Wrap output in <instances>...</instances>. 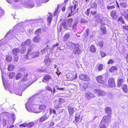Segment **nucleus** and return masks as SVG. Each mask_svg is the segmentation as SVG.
<instances>
[{"instance_id": "c03bdc74", "label": "nucleus", "mask_w": 128, "mask_h": 128, "mask_svg": "<svg viewBox=\"0 0 128 128\" xmlns=\"http://www.w3.org/2000/svg\"><path fill=\"white\" fill-rule=\"evenodd\" d=\"M89 29H86V31L84 32V36H87L88 34Z\"/></svg>"}, {"instance_id": "412c9836", "label": "nucleus", "mask_w": 128, "mask_h": 128, "mask_svg": "<svg viewBox=\"0 0 128 128\" xmlns=\"http://www.w3.org/2000/svg\"><path fill=\"white\" fill-rule=\"evenodd\" d=\"M21 50H20L18 48H15L12 51V53L14 55H16L19 52H20V50H22V48H20Z\"/></svg>"}, {"instance_id": "f3484780", "label": "nucleus", "mask_w": 128, "mask_h": 128, "mask_svg": "<svg viewBox=\"0 0 128 128\" xmlns=\"http://www.w3.org/2000/svg\"><path fill=\"white\" fill-rule=\"evenodd\" d=\"M52 78L51 76L49 75L46 74L44 76L43 79L42 80V82H45V81H48Z\"/></svg>"}, {"instance_id": "393cba45", "label": "nucleus", "mask_w": 128, "mask_h": 128, "mask_svg": "<svg viewBox=\"0 0 128 128\" xmlns=\"http://www.w3.org/2000/svg\"><path fill=\"white\" fill-rule=\"evenodd\" d=\"M116 11L113 10L110 13V15L113 19H114L116 16Z\"/></svg>"}, {"instance_id": "dca6fc26", "label": "nucleus", "mask_w": 128, "mask_h": 128, "mask_svg": "<svg viewBox=\"0 0 128 128\" xmlns=\"http://www.w3.org/2000/svg\"><path fill=\"white\" fill-rule=\"evenodd\" d=\"M85 96L87 99L89 100L90 98L94 97L95 96L93 94L90 92H88L86 93Z\"/></svg>"}, {"instance_id": "1a4fd4ad", "label": "nucleus", "mask_w": 128, "mask_h": 128, "mask_svg": "<svg viewBox=\"0 0 128 128\" xmlns=\"http://www.w3.org/2000/svg\"><path fill=\"white\" fill-rule=\"evenodd\" d=\"M73 52L76 54H79L81 52V51L78 48V45L77 44L74 45Z\"/></svg>"}, {"instance_id": "7ed1b4c3", "label": "nucleus", "mask_w": 128, "mask_h": 128, "mask_svg": "<svg viewBox=\"0 0 128 128\" xmlns=\"http://www.w3.org/2000/svg\"><path fill=\"white\" fill-rule=\"evenodd\" d=\"M77 5V4H76L73 7L70 6L69 7L67 10V12L69 14V16L73 15L78 11V9L76 8Z\"/></svg>"}, {"instance_id": "f257e3e1", "label": "nucleus", "mask_w": 128, "mask_h": 128, "mask_svg": "<svg viewBox=\"0 0 128 128\" xmlns=\"http://www.w3.org/2000/svg\"><path fill=\"white\" fill-rule=\"evenodd\" d=\"M38 99V103L35 104L36 100L34 101L32 98L29 99L28 102L26 104V109L29 112L32 111L33 112L38 113L42 112V110L46 108V106L45 105H42L39 106L38 105L39 102H41L43 100V98L41 97H38V96L36 97Z\"/></svg>"}, {"instance_id": "ddd939ff", "label": "nucleus", "mask_w": 128, "mask_h": 128, "mask_svg": "<svg viewBox=\"0 0 128 128\" xmlns=\"http://www.w3.org/2000/svg\"><path fill=\"white\" fill-rule=\"evenodd\" d=\"M108 84L109 86L111 87L114 86L115 84L114 79L112 78L108 80Z\"/></svg>"}, {"instance_id": "49530a36", "label": "nucleus", "mask_w": 128, "mask_h": 128, "mask_svg": "<svg viewBox=\"0 0 128 128\" xmlns=\"http://www.w3.org/2000/svg\"><path fill=\"white\" fill-rule=\"evenodd\" d=\"M52 16L50 15L49 16H48V21L49 24L51 23L52 19Z\"/></svg>"}, {"instance_id": "4468645a", "label": "nucleus", "mask_w": 128, "mask_h": 128, "mask_svg": "<svg viewBox=\"0 0 128 128\" xmlns=\"http://www.w3.org/2000/svg\"><path fill=\"white\" fill-rule=\"evenodd\" d=\"M68 24L64 21H62L61 24L60 29H63L66 30L68 28Z\"/></svg>"}, {"instance_id": "052dcab7", "label": "nucleus", "mask_w": 128, "mask_h": 128, "mask_svg": "<svg viewBox=\"0 0 128 128\" xmlns=\"http://www.w3.org/2000/svg\"><path fill=\"white\" fill-rule=\"evenodd\" d=\"M90 9L88 8V9L85 12V13L86 15L87 16H88L90 12Z\"/></svg>"}, {"instance_id": "c9c22d12", "label": "nucleus", "mask_w": 128, "mask_h": 128, "mask_svg": "<svg viewBox=\"0 0 128 128\" xmlns=\"http://www.w3.org/2000/svg\"><path fill=\"white\" fill-rule=\"evenodd\" d=\"M15 68V66L13 64L8 65V70H13Z\"/></svg>"}, {"instance_id": "a18cd8bd", "label": "nucleus", "mask_w": 128, "mask_h": 128, "mask_svg": "<svg viewBox=\"0 0 128 128\" xmlns=\"http://www.w3.org/2000/svg\"><path fill=\"white\" fill-rule=\"evenodd\" d=\"M2 62L1 61V60L0 58V68H1V70H2V69H4V66H3V65L2 64Z\"/></svg>"}, {"instance_id": "e433bc0d", "label": "nucleus", "mask_w": 128, "mask_h": 128, "mask_svg": "<svg viewBox=\"0 0 128 128\" xmlns=\"http://www.w3.org/2000/svg\"><path fill=\"white\" fill-rule=\"evenodd\" d=\"M78 22L76 20H75L74 22V24L72 26V28L75 29L76 28L78 24Z\"/></svg>"}, {"instance_id": "9d476101", "label": "nucleus", "mask_w": 128, "mask_h": 128, "mask_svg": "<svg viewBox=\"0 0 128 128\" xmlns=\"http://www.w3.org/2000/svg\"><path fill=\"white\" fill-rule=\"evenodd\" d=\"M79 77L80 80L86 81H88L90 79L88 76L86 74H81Z\"/></svg>"}, {"instance_id": "79ce46f5", "label": "nucleus", "mask_w": 128, "mask_h": 128, "mask_svg": "<svg viewBox=\"0 0 128 128\" xmlns=\"http://www.w3.org/2000/svg\"><path fill=\"white\" fill-rule=\"evenodd\" d=\"M22 76V74L20 73H19L16 75V80L19 79H20Z\"/></svg>"}, {"instance_id": "bb28decb", "label": "nucleus", "mask_w": 128, "mask_h": 128, "mask_svg": "<svg viewBox=\"0 0 128 128\" xmlns=\"http://www.w3.org/2000/svg\"><path fill=\"white\" fill-rule=\"evenodd\" d=\"M105 110L107 114H111L112 112L111 108L110 107H107L106 108Z\"/></svg>"}, {"instance_id": "f03ea898", "label": "nucleus", "mask_w": 128, "mask_h": 128, "mask_svg": "<svg viewBox=\"0 0 128 128\" xmlns=\"http://www.w3.org/2000/svg\"><path fill=\"white\" fill-rule=\"evenodd\" d=\"M22 3L24 6L26 8H33L34 6V4L31 0H22Z\"/></svg>"}, {"instance_id": "e2e57ef3", "label": "nucleus", "mask_w": 128, "mask_h": 128, "mask_svg": "<svg viewBox=\"0 0 128 128\" xmlns=\"http://www.w3.org/2000/svg\"><path fill=\"white\" fill-rule=\"evenodd\" d=\"M39 55V52H36L34 53V56H38Z\"/></svg>"}, {"instance_id": "6ab92c4d", "label": "nucleus", "mask_w": 128, "mask_h": 128, "mask_svg": "<svg viewBox=\"0 0 128 128\" xmlns=\"http://www.w3.org/2000/svg\"><path fill=\"white\" fill-rule=\"evenodd\" d=\"M68 107L70 114V115H72L74 112V108L73 107L69 106H68Z\"/></svg>"}, {"instance_id": "c85d7f7f", "label": "nucleus", "mask_w": 128, "mask_h": 128, "mask_svg": "<svg viewBox=\"0 0 128 128\" xmlns=\"http://www.w3.org/2000/svg\"><path fill=\"white\" fill-rule=\"evenodd\" d=\"M122 87L124 92L125 93H127L128 90L127 85L125 84H124L122 86Z\"/></svg>"}, {"instance_id": "69168bd1", "label": "nucleus", "mask_w": 128, "mask_h": 128, "mask_svg": "<svg viewBox=\"0 0 128 128\" xmlns=\"http://www.w3.org/2000/svg\"><path fill=\"white\" fill-rule=\"evenodd\" d=\"M37 6L38 7H39L41 6V2H37Z\"/></svg>"}, {"instance_id": "58836bf2", "label": "nucleus", "mask_w": 128, "mask_h": 128, "mask_svg": "<svg viewBox=\"0 0 128 128\" xmlns=\"http://www.w3.org/2000/svg\"><path fill=\"white\" fill-rule=\"evenodd\" d=\"M2 79L3 82L4 84V86L5 88H6V89H7V88H8V85L7 84V83L4 80V78H3L2 77Z\"/></svg>"}, {"instance_id": "39448f33", "label": "nucleus", "mask_w": 128, "mask_h": 128, "mask_svg": "<svg viewBox=\"0 0 128 128\" xmlns=\"http://www.w3.org/2000/svg\"><path fill=\"white\" fill-rule=\"evenodd\" d=\"M111 116L110 115L105 116L103 117L101 122L104 124L108 126L110 121Z\"/></svg>"}, {"instance_id": "4d7b16f0", "label": "nucleus", "mask_w": 128, "mask_h": 128, "mask_svg": "<svg viewBox=\"0 0 128 128\" xmlns=\"http://www.w3.org/2000/svg\"><path fill=\"white\" fill-rule=\"evenodd\" d=\"M37 71L40 72H44V70L42 69L39 68L37 70Z\"/></svg>"}, {"instance_id": "a878e982", "label": "nucleus", "mask_w": 128, "mask_h": 128, "mask_svg": "<svg viewBox=\"0 0 128 128\" xmlns=\"http://www.w3.org/2000/svg\"><path fill=\"white\" fill-rule=\"evenodd\" d=\"M73 21V20L72 18H70L68 19L66 23L69 27H70L72 25V23Z\"/></svg>"}, {"instance_id": "5fc2aeb1", "label": "nucleus", "mask_w": 128, "mask_h": 128, "mask_svg": "<svg viewBox=\"0 0 128 128\" xmlns=\"http://www.w3.org/2000/svg\"><path fill=\"white\" fill-rule=\"evenodd\" d=\"M114 5L110 6H107V9L109 10L110 9L114 8Z\"/></svg>"}, {"instance_id": "7c9ffc66", "label": "nucleus", "mask_w": 128, "mask_h": 128, "mask_svg": "<svg viewBox=\"0 0 128 128\" xmlns=\"http://www.w3.org/2000/svg\"><path fill=\"white\" fill-rule=\"evenodd\" d=\"M123 80L122 79H119L118 80V87H120L122 84V83L123 82Z\"/></svg>"}, {"instance_id": "0e129e2a", "label": "nucleus", "mask_w": 128, "mask_h": 128, "mask_svg": "<svg viewBox=\"0 0 128 128\" xmlns=\"http://www.w3.org/2000/svg\"><path fill=\"white\" fill-rule=\"evenodd\" d=\"M14 60L15 61L17 62L18 60V56H14Z\"/></svg>"}, {"instance_id": "6e6552de", "label": "nucleus", "mask_w": 128, "mask_h": 128, "mask_svg": "<svg viewBox=\"0 0 128 128\" xmlns=\"http://www.w3.org/2000/svg\"><path fill=\"white\" fill-rule=\"evenodd\" d=\"M94 93H96L99 96H103L106 94V92L103 90L95 89L94 90Z\"/></svg>"}, {"instance_id": "b1692460", "label": "nucleus", "mask_w": 128, "mask_h": 128, "mask_svg": "<svg viewBox=\"0 0 128 128\" xmlns=\"http://www.w3.org/2000/svg\"><path fill=\"white\" fill-rule=\"evenodd\" d=\"M46 88L48 90L51 91L52 94H54L55 93L56 90L54 88H53V90L51 88L48 86L46 87Z\"/></svg>"}, {"instance_id": "de8ad7c7", "label": "nucleus", "mask_w": 128, "mask_h": 128, "mask_svg": "<svg viewBox=\"0 0 128 128\" xmlns=\"http://www.w3.org/2000/svg\"><path fill=\"white\" fill-rule=\"evenodd\" d=\"M20 88V92H21V94H19L18 93L16 94H17L18 95H19L21 96L22 95V92L24 91V90H25V89L26 88L24 89L22 87H21V88Z\"/></svg>"}, {"instance_id": "9b49d317", "label": "nucleus", "mask_w": 128, "mask_h": 128, "mask_svg": "<svg viewBox=\"0 0 128 128\" xmlns=\"http://www.w3.org/2000/svg\"><path fill=\"white\" fill-rule=\"evenodd\" d=\"M97 82L99 83L104 84L105 83V81L103 80V77L101 76H99L96 78Z\"/></svg>"}, {"instance_id": "473e14b6", "label": "nucleus", "mask_w": 128, "mask_h": 128, "mask_svg": "<svg viewBox=\"0 0 128 128\" xmlns=\"http://www.w3.org/2000/svg\"><path fill=\"white\" fill-rule=\"evenodd\" d=\"M90 51L92 52H95L96 50L95 46L93 45H92L90 47Z\"/></svg>"}, {"instance_id": "20e7f679", "label": "nucleus", "mask_w": 128, "mask_h": 128, "mask_svg": "<svg viewBox=\"0 0 128 128\" xmlns=\"http://www.w3.org/2000/svg\"><path fill=\"white\" fill-rule=\"evenodd\" d=\"M31 40L29 39L26 40L25 42L22 43L20 47L22 50L20 51L21 54H22L25 52L26 48L25 46L29 45L31 44Z\"/></svg>"}, {"instance_id": "864d4df0", "label": "nucleus", "mask_w": 128, "mask_h": 128, "mask_svg": "<svg viewBox=\"0 0 128 128\" xmlns=\"http://www.w3.org/2000/svg\"><path fill=\"white\" fill-rule=\"evenodd\" d=\"M58 45L59 44L58 43H57L54 44L52 46V47L51 48L52 50H53L54 48L56 47V46H58Z\"/></svg>"}, {"instance_id": "423d86ee", "label": "nucleus", "mask_w": 128, "mask_h": 128, "mask_svg": "<svg viewBox=\"0 0 128 128\" xmlns=\"http://www.w3.org/2000/svg\"><path fill=\"white\" fill-rule=\"evenodd\" d=\"M91 14L95 18H96V19H98L99 21L101 20L102 18L101 14L100 13H98L96 10L92 11Z\"/></svg>"}, {"instance_id": "f8f14e48", "label": "nucleus", "mask_w": 128, "mask_h": 128, "mask_svg": "<svg viewBox=\"0 0 128 128\" xmlns=\"http://www.w3.org/2000/svg\"><path fill=\"white\" fill-rule=\"evenodd\" d=\"M52 59H51L49 56H46L44 59V61L45 62L46 65L47 66H49L52 61Z\"/></svg>"}, {"instance_id": "72a5a7b5", "label": "nucleus", "mask_w": 128, "mask_h": 128, "mask_svg": "<svg viewBox=\"0 0 128 128\" xmlns=\"http://www.w3.org/2000/svg\"><path fill=\"white\" fill-rule=\"evenodd\" d=\"M118 21L120 22L122 24H124V20L122 17L121 16L120 17L118 18Z\"/></svg>"}, {"instance_id": "2f4dec72", "label": "nucleus", "mask_w": 128, "mask_h": 128, "mask_svg": "<svg viewBox=\"0 0 128 128\" xmlns=\"http://www.w3.org/2000/svg\"><path fill=\"white\" fill-rule=\"evenodd\" d=\"M97 4L95 3L94 2L91 5V6L90 7V8H93L94 9H96L97 8Z\"/></svg>"}, {"instance_id": "5701e85b", "label": "nucleus", "mask_w": 128, "mask_h": 128, "mask_svg": "<svg viewBox=\"0 0 128 128\" xmlns=\"http://www.w3.org/2000/svg\"><path fill=\"white\" fill-rule=\"evenodd\" d=\"M33 40L34 42H38L40 40V38L38 36H37L34 37Z\"/></svg>"}, {"instance_id": "ea45409f", "label": "nucleus", "mask_w": 128, "mask_h": 128, "mask_svg": "<svg viewBox=\"0 0 128 128\" xmlns=\"http://www.w3.org/2000/svg\"><path fill=\"white\" fill-rule=\"evenodd\" d=\"M106 126H107V125H106L102 123V122H101V123L100 125V128H106Z\"/></svg>"}, {"instance_id": "6e6d98bb", "label": "nucleus", "mask_w": 128, "mask_h": 128, "mask_svg": "<svg viewBox=\"0 0 128 128\" xmlns=\"http://www.w3.org/2000/svg\"><path fill=\"white\" fill-rule=\"evenodd\" d=\"M114 60L110 59L109 60L108 64H111L114 63Z\"/></svg>"}, {"instance_id": "4c0bfd02", "label": "nucleus", "mask_w": 128, "mask_h": 128, "mask_svg": "<svg viewBox=\"0 0 128 128\" xmlns=\"http://www.w3.org/2000/svg\"><path fill=\"white\" fill-rule=\"evenodd\" d=\"M15 75V73L14 72H11L10 73L9 76L10 78H13L14 76Z\"/></svg>"}, {"instance_id": "a19ab883", "label": "nucleus", "mask_w": 128, "mask_h": 128, "mask_svg": "<svg viewBox=\"0 0 128 128\" xmlns=\"http://www.w3.org/2000/svg\"><path fill=\"white\" fill-rule=\"evenodd\" d=\"M120 5L123 8H126L127 6L126 3L124 2L120 3Z\"/></svg>"}, {"instance_id": "603ef678", "label": "nucleus", "mask_w": 128, "mask_h": 128, "mask_svg": "<svg viewBox=\"0 0 128 128\" xmlns=\"http://www.w3.org/2000/svg\"><path fill=\"white\" fill-rule=\"evenodd\" d=\"M98 44L102 48L103 46V43L102 41H100L98 42Z\"/></svg>"}, {"instance_id": "680f3d73", "label": "nucleus", "mask_w": 128, "mask_h": 128, "mask_svg": "<svg viewBox=\"0 0 128 128\" xmlns=\"http://www.w3.org/2000/svg\"><path fill=\"white\" fill-rule=\"evenodd\" d=\"M100 55L101 56H106V54L104 52L102 51L100 52Z\"/></svg>"}, {"instance_id": "0eeeda50", "label": "nucleus", "mask_w": 128, "mask_h": 128, "mask_svg": "<svg viewBox=\"0 0 128 128\" xmlns=\"http://www.w3.org/2000/svg\"><path fill=\"white\" fill-rule=\"evenodd\" d=\"M49 116V115L48 114V112L47 111H46L45 114H44L43 116L39 119V122H42L44 121L47 120Z\"/></svg>"}, {"instance_id": "3c124183", "label": "nucleus", "mask_w": 128, "mask_h": 128, "mask_svg": "<svg viewBox=\"0 0 128 128\" xmlns=\"http://www.w3.org/2000/svg\"><path fill=\"white\" fill-rule=\"evenodd\" d=\"M27 124L26 123H23L22 124H20L19 125V126L20 127H25L27 126Z\"/></svg>"}, {"instance_id": "f704fd0d", "label": "nucleus", "mask_w": 128, "mask_h": 128, "mask_svg": "<svg viewBox=\"0 0 128 128\" xmlns=\"http://www.w3.org/2000/svg\"><path fill=\"white\" fill-rule=\"evenodd\" d=\"M41 30H42L41 28L38 29L36 31L35 34L38 36L39 35L41 34Z\"/></svg>"}, {"instance_id": "aec40b11", "label": "nucleus", "mask_w": 128, "mask_h": 128, "mask_svg": "<svg viewBox=\"0 0 128 128\" xmlns=\"http://www.w3.org/2000/svg\"><path fill=\"white\" fill-rule=\"evenodd\" d=\"M61 102L59 101L58 102H56L54 104V108L56 109H57L58 108L61 107Z\"/></svg>"}, {"instance_id": "cd10ccee", "label": "nucleus", "mask_w": 128, "mask_h": 128, "mask_svg": "<svg viewBox=\"0 0 128 128\" xmlns=\"http://www.w3.org/2000/svg\"><path fill=\"white\" fill-rule=\"evenodd\" d=\"M118 68L117 67L115 66H114L111 67L109 70L110 72H113L114 71L116 70H117Z\"/></svg>"}, {"instance_id": "4be33fe9", "label": "nucleus", "mask_w": 128, "mask_h": 128, "mask_svg": "<svg viewBox=\"0 0 128 128\" xmlns=\"http://www.w3.org/2000/svg\"><path fill=\"white\" fill-rule=\"evenodd\" d=\"M98 6L100 7H103L104 5V4L103 0H99L98 1Z\"/></svg>"}, {"instance_id": "a211bd4d", "label": "nucleus", "mask_w": 128, "mask_h": 128, "mask_svg": "<svg viewBox=\"0 0 128 128\" xmlns=\"http://www.w3.org/2000/svg\"><path fill=\"white\" fill-rule=\"evenodd\" d=\"M100 30L104 34H106V30L104 25H102L100 27Z\"/></svg>"}, {"instance_id": "c756f323", "label": "nucleus", "mask_w": 128, "mask_h": 128, "mask_svg": "<svg viewBox=\"0 0 128 128\" xmlns=\"http://www.w3.org/2000/svg\"><path fill=\"white\" fill-rule=\"evenodd\" d=\"M80 115L78 113H77L75 116V120L76 122H78L80 119Z\"/></svg>"}, {"instance_id": "37998d69", "label": "nucleus", "mask_w": 128, "mask_h": 128, "mask_svg": "<svg viewBox=\"0 0 128 128\" xmlns=\"http://www.w3.org/2000/svg\"><path fill=\"white\" fill-rule=\"evenodd\" d=\"M103 68V65L101 64H100L98 66V69L99 71H100L102 70Z\"/></svg>"}, {"instance_id": "774afa93", "label": "nucleus", "mask_w": 128, "mask_h": 128, "mask_svg": "<svg viewBox=\"0 0 128 128\" xmlns=\"http://www.w3.org/2000/svg\"><path fill=\"white\" fill-rule=\"evenodd\" d=\"M86 85H84L82 88V89L84 90H85L86 88Z\"/></svg>"}, {"instance_id": "2eb2a0df", "label": "nucleus", "mask_w": 128, "mask_h": 128, "mask_svg": "<svg viewBox=\"0 0 128 128\" xmlns=\"http://www.w3.org/2000/svg\"><path fill=\"white\" fill-rule=\"evenodd\" d=\"M71 35V34L70 32L66 33L63 37V40L64 41L68 40L69 39Z\"/></svg>"}, {"instance_id": "13d9d810", "label": "nucleus", "mask_w": 128, "mask_h": 128, "mask_svg": "<svg viewBox=\"0 0 128 128\" xmlns=\"http://www.w3.org/2000/svg\"><path fill=\"white\" fill-rule=\"evenodd\" d=\"M26 69L25 67H23L20 69V71H24L26 70Z\"/></svg>"}, {"instance_id": "338daca9", "label": "nucleus", "mask_w": 128, "mask_h": 128, "mask_svg": "<svg viewBox=\"0 0 128 128\" xmlns=\"http://www.w3.org/2000/svg\"><path fill=\"white\" fill-rule=\"evenodd\" d=\"M123 28L124 29H125L126 30H128V26H123Z\"/></svg>"}, {"instance_id": "bf43d9fd", "label": "nucleus", "mask_w": 128, "mask_h": 128, "mask_svg": "<svg viewBox=\"0 0 128 128\" xmlns=\"http://www.w3.org/2000/svg\"><path fill=\"white\" fill-rule=\"evenodd\" d=\"M3 124L4 126H5L6 124V120L5 119L3 120Z\"/></svg>"}, {"instance_id": "09e8293b", "label": "nucleus", "mask_w": 128, "mask_h": 128, "mask_svg": "<svg viewBox=\"0 0 128 128\" xmlns=\"http://www.w3.org/2000/svg\"><path fill=\"white\" fill-rule=\"evenodd\" d=\"M34 125L33 122H30L28 124H27V126L28 127H31L32 126Z\"/></svg>"}, {"instance_id": "8fccbe9b", "label": "nucleus", "mask_w": 128, "mask_h": 128, "mask_svg": "<svg viewBox=\"0 0 128 128\" xmlns=\"http://www.w3.org/2000/svg\"><path fill=\"white\" fill-rule=\"evenodd\" d=\"M88 22V21L86 20L84 18L82 19L80 21L81 23L83 24H84Z\"/></svg>"}]
</instances>
